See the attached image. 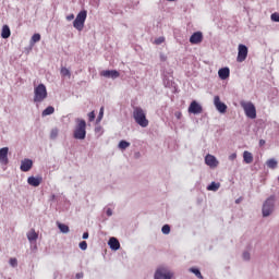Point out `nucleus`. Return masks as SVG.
Returning a JSON list of instances; mask_svg holds the SVG:
<instances>
[{"label": "nucleus", "mask_w": 279, "mask_h": 279, "mask_svg": "<svg viewBox=\"0 0 279 279\" xmlns=\"http://www.w3.org/2000/svg\"><path fill=\"white\" fill-rule=\"evenodd\" d=\"M274 210H276V196L270 195L263 204L262 215L263 217H269Z\"/></svg>", "instance_id": "3"}, {"label": "nucleus", "mask_w": 279, "mask_h": 279, "mask_svg": "<svg viewBox=\"0 0 279 279\" xmlns=\"http://www.w3.org/2000/svg\"><path fill=\"white\" fill-rule=\"evenodd\" d=\"M32 167H34V161L32 159L25 158L21 161L20 169L24 173H27V171H32Z\"/></svg>", "instance_id": "12"}, {"label": "nucleus", "mask_w": 279, "mask_h": 279, "mask_svg": "<svg viewBox=\"0 0 279 279\" xmlns=\"http://www.w3.org/2000/svg\"><path fill=\"white\" fill-rule=\"evenodd\" d=\"M190 271L191 274H194L196 278L204 279V276H202V271L199 270V268L192 267L190 268Z\"/></svg>", "instance_id": "26"}, {"label": "nucleus", "mask_w": 279, "mask_h": 279, "mask_svg": "<svg viewBox=\"0 0 279 279\" xmlns=\"http://www.w3.org/2000/svg\"><path fill=\"white\" fill-rule=\"evenodd\" d=\"M268 169H278V161L274 158L268 159L266 162Z\"/></svg>", "instance_id": "22"}, {"label": "nucleus", "mask_w": 279, "mask_h": 279, "mask_svg": "<svg viewBox=\"0 0 279 279\" xmlns=\"http://www.w3.org/2000/svg\"><path fill=\"white\" fill-rule=\"evenodd\" d=\"M243 160L246 165H252V162H254V155H252V153L245 150L243 153Z\"/></svg>", "instance_id": "19"}, {"label": "nucleus", "mask_w": 279, "mask_h": 279, "mask_svg": "<svg viewBox=\"0 0 279 279\" xmlns=\"http://www.w3.org/2000/svg\"><path fill=\"white\" fill-rule=\"evenodd\" d=\"M133 119L137 125L141 128H147L149 125V120H147V116L145 111L141 107H135L133 110Z\"/></svg>", "instance_id": "2"}, {"label": "nucleus", "mask_w": 279, "mask_h": 279, "mask_svg": "<svg viewBox=\"0 0 279 279\" xmlns=\"http://www.w3.org/2000/svg\"><path fill=\"white\" fill-rule=\"evenodd\" d=\"M162 234H170L171 233V226L169 225H163L161 228Z\"/></svg>", "instance_id": "30"}, {"label": "nucleus", "mask_w": 279, "mask_h": 279, "mask_svg": "<svg viewBox=\"0 0 279 279\" xmlns=\"http://www.w3.org/2000/svg\"><path fill=\"white\" fill-rule=\"evenodd\" d=\"M88 16V11L82 10L73 21V27L77 29V32H82L84 29V24L86 23V17Z\"/></svg>", "instance_id": "5"}, {"label": "nucleus", "mask_w": 279, "mask_h": 279, "mask_svg": "<svg viewBox=\"0 0 279 279\" xmlns=\"http://www.w3.org/2000/svg\"><path fill=\"white\" fill-rule=\"evenodd\" d=\"M101 130V126H97L96 129H95V132H99Z\"/></svg>", "instance_id": "46"}, {"label": "nucleus", "mask_w": 279, "mask_h": 279, "mask_svg": "<svg viewBox=\"0 0 279 279\" xmlns=\"http://www.w3.org/2000/svg\"><path fill=\"white\" fill-rule=\"evenodd\" d=\"M270 19L274 23H279V13H272Z\"/></svg>", "instance_id": "34"}, {"label": "nucleus", "mask_w": 279, "mask_h": 279, "mask_svg": "<svg viewBox=\"0 0 279 279\" xmlns=\"http://www.w3.org/2000/svg\"><path fill=\"white\" fill-rule=\"evenodd\" d=\"M182 117V113H177V119H180Z\"/></svg>", "instance_id": "47"}, {"label": "nucleus", "mask_w": 279, "mask_h": 279, "mask_svg": "<svg viewBox=\"0 0 279 279\" xmlns=\"http://www.w3.org/2000/svg\"><path fill=\"white\" fill-rule=\"evenodd\" d=\"M58 228H59L60 232H62V234H69V232H70L69 226H66L64 223L58 222Z\"/></svg>", "instance_id": "23"}, {"label": "nucleus", "mask_w": 279, "mask_h": 279, "mask_svg": "<svg viewBox=\"0 0 279 279\" xmlns=\"http://www.w3.org/2000/svg\"><path fill=\"white\" fill-rule=\"evenodd\" d=\"M9 151H10L9 147L0 148V162H2V165H8V162H9V159H8Z\"/></svg>", "instance_id": "17"}, {"label": "nucleus", "mask_w": 279, "mask_h": 279, "mask_svg": "<svg viewBox=\"0 0 279 279\" xmlns=\"http://www.w3.org/2000/svg\"><path fill=\"white\" fill-rule=\"evenodd\" d=\"M75 278H76V279H82V278H84V272H77V274L75 275Z\"/></svg>", "instance_id": "40"}, {"label": "nucleus", "mask_w": 279, "mask_h": 279, "mask_svg": "<svg viewBox=\"0 0 279 279\" xmlns=\"http://www.w3.org/2000/svg\"><path fill=\"white\" fill-rule=\"evenodd\" d=\"M28 241H37L38 240V233L33 229L31 232L27 233Z\"/></svg>", "instance_id": "25"}, {"label": "nucleus", "mask_w": 279, "mask_h": 279, "mask_svg": "<svg viewBox=\"0 0 279 279\" xmlns=\"http://www.w3.org/2000/svg\"><path fill=\"white\" fill-rule=\"evenodd\" d=\"M118 147L119 149H128V147H130V142L122 140L119 142Z\"/></svg>", "instance_id": "27"}, {"label": "nucleus", "mask_w": 279, "mask_h": 279, "mask_svg": "<svg viewBox=\"0 0 279 279\" xmlns=\"http://www.w3.org/2000/svg\"><path fill=\"white\" fill-rule=\"evenodd\" d=\"M12 36V32L10 31V26L3 25L1 32V38L8 39Z\"/></svg>", "instance_id": "20"}, {"label": "nucleus", "mask_w": 279, "mask_h": 279, "mask_svg": "<svg viewBox=\"0 0 279 279\" xmlns=\"http://www.w3.org/2000/svg\"><path fill=\"white\" fill-rule=\"evenodd\" d=\"M218 76L221 80H228V77H230V68L226 66V68L219 69Z\"/></svg>", "instance_id": "18"}, {"label": "nucleus", "mask_w": 279, "mask_h": 279, "mask_svg": "<svg viewBox=\"0 0 279 279\" xmlns=\"http://www.w3.org/2000/svg\"><path fill=\"white\" fill-rule=\"evenodd\" d=\"M155 279H172L173 278V272L167 271L165 268L157 269L155 271Z\"/></svg>", "instance_id": "10"}, {"label": "nucleus", "mask_w": 279, "mask_h": 279, "mask_svg": "<svg viewBox=\"0 0 279 279\" xmlns=\"http://www.w3.org/2000/svg\"><path fill=\"white\" fill-rule=\"evenodd\" d=\"M205 163L207 165V167H218L219 166V161L217 160V157H215L214 155H207L205 157Z\"/></svg>", "instance_id": "15"}, {"label": "nucleus", "mask_w": 279, "mask_h": 279, "mask_svg": "<svg viewBox=\"0 0 279 279\" xmlns=\"http://www.w3.org/2000/svg\"><path fill=\"white\" fill-rule=\"evenodd\" d=\"M76 126L74 129L73 138L76 141H84L86 138V120L77 118Z\"/></svg>", "instance_id": "1"}, {"label": "nucleus", "mask_w": 279, "mask_h": 279, "mask_svg": "<svg viewBox=\"0 0 279 279\" xmlns=\"http://www.w3.org/2000/svg\"><path fill=\"white\" fill-rule=\"evenodd\" d=\"M56 112V108L53 106H48L43 112V117H49L50 114H53Z\"/></svg>", "instance_id": "21"}, {"label": "nucleus", "mask_w": 279, "mask_h": 279, "mask_svg": "<svg viewBox=\"0 0 279 279\" xmlns=\"http://www.w3.org/2000/svg\"><path fill=\"white\" fill-rule=\"evenodd\" d=\"M107 217H112V210L110 208L107 209L106 211Z\"/></svg>", "instance_id": "42"}, {"label": "nucleus", "mask_w": 279, "mask_h": 279, "mask_svg": "<svg viewBox=\"0 0 279 279\" xmlns=\"http://www.w3.org/2000/svg\"><path fill=\"white\" fill-rule=\"evenodd\" d=\"M247 53H248L247 46L240 44L238 46L236 62H245V60H247Z\"/></svg>", "instance_id": "7"}, {"label": "nucleus", "mask_w": 279, "mask_h": 279, "mask_svg": "<svg viewBox=\"0 0 279 279\" xmlns=\"http://www.w3.org/2000/svg\"><path fill=\"white\" fill-rule=\"evenodd\" d=\"M88 236H89L88 231H86L83 233L82 239H84L86 241V239H88Z\"/></svg>", "instance_id": "43"}, {"label": "nucleus", "mask_w": 279, "mask_h": 279, "mask_svg": "<svg viewBox=\"0 0 279 279\" xmlns=\"http://www.w3.org/2000/svg\"><path fill=\"white\" fill-rule=\"evenodd\" d=\"M88 121H90V122L95 121V111H90L88 113Z\"/></svg>", "instance_id": "37"}, {"label": "nucleus", "mask_w": 279, "mask_h": 279, "mask_svg": "<svg viewBox=\"0 0 279 279\" xmlns=\"http://www.w3.org/2000/svg\"><path fill=\"white\" fill-rule=\"evenodd\" d=\"M100 75L107 80H117L121 76V73H119L117 70H104L100 72Z\"/></svg>", "instance_id": "11"}, {"label": "nucleus", "mask_w": 279, "mask_h": 279, "mask_svg": "<svg viewBox=\"0 0 279 279\" xmlns=\"http://www.w3.org/2000/svg\"><path fill=\"white\" fill-rule=\"evenodd\" d=\"M168 1H177V0H168Z\"/></svg>", "instance_id": "51"}, {"label": "nucleus", "mask_w": 279, "mask_h": 279, "mask_svg": "<svg viewBox=\"0 0 279 279\" xmlns=\"http://www.w3.org/2000/svg\"><path fill=\"white\" fill-rule=\"evenodd\" d=\"M214 106L216 110L220 112V114H226V112H228V105L222 102L219 96L214 97Z\"/></svg>", "instance_id": "8"}, {"label": "nucleus", "mask_w": 279, "mask_h": 279, "mask_svg": "<svg viewBox=\"0 0 279 279\" xmlns=\"http://www.w3.org/2000/svg\"><path fill=\"white\" fill-rule=\"evenodd\" d=\"M57 277H58V274L54 272V278H57Z\"/></svg>", "instance_id": "50"}, {"label": "nucleus", "mask_w": 279, "mask_h": 279, "mask_svg": "<svg viewBox=\"0 0 279 279\" xmlns=\"http://www.w3.org/2000/svg\"><path fill=\"white\" fill-rule=\"evenodd\" d=\"M32 43H40V34L35 33V34L32 36Z\"/></svg>", "instance_id": "33"}, {"label": "nucleus", "mask_w": 279, "mask_h": 279, "mask_svg": "<svg viewBox=\"0 0 279 279\" xmlns=\"http://www.w3.org/2000/svg\"><path fill=\"white\" fill-rule=\"evenodd\" d=\"M101 119H104V107L100 108L98 117L96 119V123H101Z\"/></svg>", "instance_id": "31"}, {"label": "nucleus", "mask_w": 279, "mask_h": 279, "mask_svg": "<svg viewBox=\"0 0 279 279\" xmlns=\"http://www.w3.org/2000/svg\"><path fill=\"white\" fill-rule=\"evenodd\" d=\"M9 264L11 267H19V260L16 258H10Z\"/></svg>", "instance_id": "35"}, {"label": "nucleus", "mask_w": 279, "mask_h": 279, "mask_svg": "<svg viewBox=\"0 0 279 279\" xmlns=\"http://www.w3.org/2000/svg\"><path fill=\"white\" fill-rule=\"evenodd\" d=\"M265 140H259V147H263V145H265Z\"/></svg>", "instance_id": "44"}, {"label": "nucleus", "mask_w": 279, "mask_h": 279, "mask_svg": "<svg viewBox=\"0 0 279 279\" xmlns=\"http://www.w3.org/2000/svg\"><path fill=\"white\" fill-rule=\"evenodd\" d=\"M73 19H75L74 14H70L66 16V21H73Z\"/></svg>", "instance_id": "41"}, {"label": "nucleus", "mask_w": 279, "mask_h": 279, "mask_svg": "<svg viewBox=\"0 0 279 279\" xmlns=\"http://www.w3.org/2000/svg\"><path fill=\"white\" fill-rule=\"evenodd\" d=\"M61 75L63 77H71V70L66 69V68H61V71H60Z\"/></svg>", "instance_id": "29"}, {"label": "nucleus", "mask_w": 279, "mask_h": 279, "mask_svg": "<svg viewBox=\"0 0 279 279\" xmlns=\"http://www.w3.org/2000/svg\"><path fill=\"white\" fill-rule=\"evenodd\" d=\"M59 133H60V131L58 130V128L52 129L51 132H50L51 141H56L58 138Z\"/></svg>", "instance_id": "28"}, {"label": "nucleus", "mask_w": 279, "mask_h": 279, "mask_svg": "<svg viewBox=\"0 0 279 279\" xmlns=\"http://www.w3.org/2000/svg\"><path fill=\"white\" fill-rule=\"evenodd\" d=\"M53 199H56V194H52V195L50 196V201L53 202Z\"/></svg>", "instance_id": "45"}, {"label": "nucleus", "mask_w": 279, "mask_h": 279, "mask_svg": "<svg viewBox=\"0 0 279 279\" xmlns=\"http://www.w3.org/2000/svg\"><path fill=\"white\" fill-rule=\"evenodd\" d=\"M78 247H80V250H82L84 252V251L88 250V243L86 241H82V242H80Z\"/></svg>", "instance_id": "32"}, {"label": "nucleus", "mask_w": 279, "mask_h": 279, "mask_svg": "<svg viewBox=\"0 0 279 279\" xmlns=\"http://www.w3.org/2000/svg\"><path fill=\"white\" fill-rule=\"evenodd\" d=\"M162 43H165V37H159V38L156 40V45H162Z\"/></svg>", "instance_id": "38"}, {"label": "nucleus", "mask_w": 279, "mask_h": 279, "mask_svg": "<svg viewBox=\"0 0 279 279\" xmlns=\"http://www.w3.org/2000/svg\"><path fill=\"white\" fill-rule=\"evenodd\" d=\"M241 106L247 119H256V106H254L252 102L245 101H242Z\"/></svg>", "instance_id": "6"}, {"label": "nucleus", "mask_w": 279, "mask_h": 279, "mask_svg": "<svg viewBox=\"0 0 279 279\" xmlns=\"http://www.w3.org/2000/svg\"><path fill=\"white\" fill-rule=\"evenodd\" d=\"M239 202H240V199L238 198V199L235 201V204H239Z\"/></svg>", "instance_id": "48"}, {"label": "nucleus", "mask_w": 279, "mask_h": 279, "mask_svg": "<svg viewBox=\"0 0 279 279\" xmlns=\"http://www.w3.org/2000/svg\"><path fill=\"white\" fill-rule=\"evenodd\" d=\"M27 183L29 184V186L38 187L39 184H43V177H28Z\"/></svg>", "instance_id": "16"}, {"label": "nucleus", "mask_w": 279, "mask_h": 279, "mask_svg": "<svg viewBox=\"0 0 279 279\" xmlns=\"http://www.w3.org/2000/svg\"><path fill=\"white\" fill-rule=\"evenodd\" d=\"M242 257H243V260H250V258H251L250 252L245 251L243 253Z\"/></svg>", "instance_id": "36"}, {"label": "nucleus", "mask_w": 279, "mask_h": 279, "mask_svg": "<svg viewBox=\"0 0 279 279\" xmlns=\"http://www.w3.org/2000/svg\"><path fill=\"white\" fill-rule=\"evenodd\" d=\"M204 40V34L202 32H195L190 37L191 45H199Z\"/></svg>", "instance_id": "13"}, {"label": "nucleus", "mask_w": 279, "mask_h": 279, "mask_svg": "<svg viewBox=\"0 0 279 279\" xmlns=\"http://www.w3.org/2000/svg\"><path fill=\"white\" fill-rule=\"evenodd\" d=\"M47 86L40 83L38 86L34 88V102L35 104H43L45 99H47Z\"/></svg>", "instance_id": "4"}, {"label": "nucleus", "mask_w": 279, "mask_h": 279, "mask_svg": "<svg viewBox=\"0 0 279 279\" xmlns=\"http://www.w3.org/2000/svg\"><path fill=\"white\" fill-rule=\"evenodd\" d=\"M136 156H141V153H136Z\"/></svg>", "instance_id": "49"}, {"label": "nucleus", "mask_w": 279, "mask_h": 279, "mask_svg": "<svg viewBox=\"0 0 279 279\" xmlns=\"http://www.w3.org/2000/svg\"><path fill=\"white\" fill-rule=\"evenodd\" d=\"M187 111L190 112V114H202V112H204V108L202 107V105H199V102L193 100L190 104Z\"/></svg>", "instance_id": "9"}, {"label": "nucleus", "mask_w": 279, "mask_h": 279, "mask_svg": "<svg viewBox=\"0 0 279 279\" xmlns=\"http://www.w3.org/2000/svg\"><path fill=\"white\" fill-rule=\"evenodd\" d=\"M221 186V183H217L213 181L208 186L207 191H219V187Z\"/></svg>", "instance_id": "24"}, {"label": "nucleus", "mask_w": 279, "mask_h": 279, "mask_svg": "<svg viewBox=\"0 0 279 279\" xmlns=\"http://www.w3.org/2000/svg\"><path fill=\"white\" fill-rule=\"evenodd\" d=\"M229 160H236V153H232V154L229 156Z\"/></svg>", "instance_id": "39"}, {"label": "nucleus", "mask_w": 279, "mask_h": 279, "mask_svg": "<svg viewBox=\"0 0 279 279\" xmlns=\"http://www.w3.org/2000/svg\"><path fill=\"white\" fill-rule=\"evenodd\" d=\"M108 245H109L110 250H112L113 252L121 250V243L119 242V239H117L114 236L109 239Z\"/></svg>", "instance_id": "14"}]
</instances>
